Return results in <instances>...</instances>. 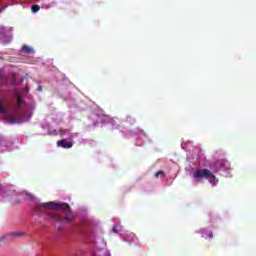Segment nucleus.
<instances>
[{
    "mask_svg": "<svg viewBox=\"0 0 256 256\" xmlns=\"http://www.w3.org/2000/svg\"><path fill=\"white\" fill-rule=\"evenodd\" d=\"M221 169H231V164L227 160L220 161Z\"/></svg>",
    "mask_w": 256,
    "mask_h": 256,
    "instance_id": "0eeeda50",
    "label": "nucleus"
},
{
    "mask_svg": "<svg viewBox=\"0 0 256 256\" xmlns=\"http://www.w3.org/2000/svg\"><path fill=\"white\" fill-rule=\"evenodd\" d=\"M58 231H63V227H58Z\"/></svg>",
    "mask_w": 256,
    "mask_h": 256,
    "instance_id": "2eb2a0df",
    "label": "nucleus"
},
{
    "mask_svg": "<svg viewBox=\"0 0 256 256\" xmlns=\"http://www.w3.org/2000/svg\"><path fill=\"white\" fill-rule=\"evenodd\" d=\"M21 236H23V233H21V232H13L10 234V237H14V238H18ZM7 237H9V235L1 236L0 241H5V239H7Z\"/></svg>",
    "mask_w": 256,
    "mask_h": 256,
    "instance_id": "39448f33",
    "label": "nucleus"
},
{
    "mask_svg": "<svg viewBox=\"0 0 256 256\" xmlns=\"http://www.w3.org/2000/svg\"><path fill=\"white\" fill-rule=\"evenodd\" d=\"M57 147H62V149H71V147H73V142H67L65 139L58 140Z\"/></svg>",
    "mask_w": 256,
    "mask_h": 256,
    "instance_id": "20e7f679",
    "label": "nucleus"
},
{
    "mask_svg": "<svg viewBox=\"0 0 256 256\" xmlns=\"http://www.w3.org/2000/svg\"><path fill=\"white\" fill-rule=\"evenodd\" d=\"M113 232H114V233H117V230H116L115 228H113Z\"/></svg>",
    "mask_w": 256,
    "mask_h": 256,
    "instance_id": "dca6fc26",
    "label": "nucleus"
},
{
    "mask_svg": "<svg viewBox=\"0 0 256 256\" xmlns=\"http://www.w3.org/2000/svg\"><path fill=\"white\" fill-rule=\"evenodd\" d=\"M209 237H210V239H213V233L212 232L209 234Z\"/></svg>",
    "mask_w": 256,
    "mask_h": 256,
    "instance_id": "4468645a",
    "label": "nucleus"
},
{
    "mask_svg": "<svg viewBox=\"0 0 256 256\" xmlns=\"http://www.w3.org/2000/svg\"><path fill=\"white\" fill-rule=\"evenodd\" d=\"M38 91H43V87L38 86Z\"/></svg>",
    "mask_w": 256,
    "mask_h": 256,
    "instance_id": "f8f14e48",
    "label": "nucleus"
},
{
    "mask_svg": "<svg viewBox=\"0 0 256 256\" xmlns=\"http://www.w3.org/2000/svg\"><path fill=\"white\" fill-rule=\"evenodd\" d=\"M32 9V13H38L39 9H41V7L39 5H33L31 7Z\"/></svg>",
    "mask_w": 256,
    "mask_h": 256,
    "instance_id": "1a4fd4ad",
    "label": "nucleus"
},
{
    "mask_svg": "<svg viewBox=\"0 0 256 256\" xmlns=\"http://www.w3.org/2000/svg\"><path fill=\"white\" fill-rule=\"evenodd\" d=\"M5 9H7V6H4L0 9V13H3V11H5Z\"/></svg>",
    "mask_w": 256,
    "mask_h": 256,
    "instance_id": "9b49d317",
    "label": "nucleus"
},
{
    "mask_svg": "<svg viewBox=\"0 0 256 256\" xmlns=\"http://www.w3.org/2000/svg\"><path fill=\"white\" fill-rule=\"evenodd\" d=\"M193 177L194 179H208L209 183L213 185V187L219 183L217 177L214 176L213 172L207 168L195 170L193 172Z\"/></svg>",
    "mask_w": 256,
    "mask_h": 256,
    "instance_id": "f03ea898",
    "label": "nucleus"
},
{
    "mask_svg": "<svg viewBox=\"0 0 256 256\" xmlns=\"http://www.w3.org/2000/svg\"><path fill=\"white\" fill-rule=\"evenodd\" d=\"M69 139H73V134L69 133Z\"/></svg>",
    "mask_w": 256,
    "mask_h": 256,
    "instance_id": "ddd939ff",
    "label": "nucleus"
},
{
    "mask_svg": "<svg viewBox=\"0 0 256 256\" xmlns=\"http://www.w3.org/2000/svg\"><path fill=\"white\" fill-rule=\"evenodd\" d=\"M159 175H165V172L163 170H160L158 172L155 173V177H159Z\"/></svg>",
    "mask_w": 256,
    "mask_h": 256,
    "instance_id": "9d476101",
    "label": "nucleus"
},
{
    "mask_svg": "<svg viewBox=\"0 0 256 256\" xmlns=\"http://www.w3.org/2000/svg\"><path fill=\"white\" fill-rule=\"evenodd\" d=\"M47 209H55L56 211H64L69 213L67 216H61L57 212H49L45 211ZM34 210L39 214L38 217H44L45 220L50 219L51 221H56L57 223H73L75 221V216L71 213V206L68 203H54V202H46V203H38L34 207Z\"/></svg>",
    "mask_w": 256,
    "mask_h": 256,
    "instance_id": "f257e3e1",
    "label": "nucleus"
},
{
    "mask_svg": "<svg viewBox=\"0 0 256 256\" xmlns=\"http://www.w3.org/2000/svg\"><path fill=\"white\" fill-rule=\"evenodd\" d=\"M64 133H69V131H67V130H64Z\"/></svg>",
    "mask_w": 256,
    "mask_h": 256,
    "instance_id": "f3484780",
    "label": "nucleus"
},
{
    "mask_svg": "<svg viewBox=\"0 0 256 256\" xmlns=\"http://www.w3.org/2000/svg\"><path fill=\"white\" fill-rule=\"evenodd\" d=\"M15 97H16L18 107H21V105H23V99L19 94H16Z\"/></svg>",
    "mask_w": 256,
    "mask_h": 256,
    "instance_id": "6e6552de",
    "label": "nucleus"
},
{
    "mask_svg": "<svg viewBox=\"0 0 256 256\" xmlns=\"http://www.w3.org/2000/svg\"><path fill=\"white\" fill-rule=\"evenodd\" d=\"M22 52L26 53L27 55H31V54L35 53V50H33V48H31L28 45H23L22 46Z\"/></svg>",
    "mask_w": 256,
    "mask_h": 256,
    "instance_id": "423d86ee",
    "label": "nucleus"
},
{
    "mask_svg": "<svg viewBox=\"0 0 256 256\" xmlns=\"http://www.w3.org/2000/svg\"><path fill=\"white\" fill-rule=\"evenodd\" d=\"M6 121L11 125H15V123L21 124L23 123V118L21 116H9L6 118Z\"/></svg>",
    "mask_w": 256,
    "mask_h": 256,
    "instance_id": "7ed1b4c3",
    "label": "nucleus"
}]
</instances>
